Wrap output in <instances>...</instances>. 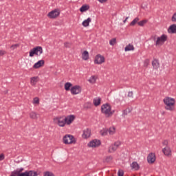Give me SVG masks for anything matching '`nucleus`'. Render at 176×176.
I'll return each instance as SVG.
<instances>
[{"label": "nucleus", "mask_w": 176, "mask_h": 176, "mask_svg": "<svg viewBox=\"0 0 176 176\" xmlns=\"http://www.w3.org/2000/svg\"><path fill=\"white\" fill-rule=\"evenodd\" d=\"M164 104L166 105L165 107V109L166 111H173L175 108L174 107V105H175V99L170 97H166L163 100Z\"/></svg>", "instance_id": "1"}, {"label": "nucleus", "mask_w": 176, "mask_h": 176, "mask_svg": "<svg viewBox=\"0 0 176 176\" xmlns=\"http://www.w3.org/2000/svg\"><path fill=\"white\" fill-rule=\"evenodd\" d=\"M112 107L108 103L104 104L101 107V111L102 113H104L106 118H109V116H112L113 113H115V110L111 111Z\"/></svg>", "instance_id": "2"}, {"label": "nucleus", "mask_w": 176, "mask_h": 176, "mask_svg": "<svg viewBox=\"0 0 176 176\" xmlns=\"http://www.w3.org/2000/svg\"><path fill=\"white\" fill-rule=\"evenodd\" d=\"M43 53V49L41 46H36L33 49L30 50L29 52L30 57H34V56H41Z\"/></svg>", "instance_id": "3"}, {"label": "nucleus", "mask_w": 176, "mask_h": 176, "mask_svg": "<svg viewBox=\"0 0 176 176\" xmlns=\"http://www.w3.org/2000/svg\"><path fill=\"white\" fill-rule=\"evenodd\" d=\"M63 142L68 145L69 144H75L76 141L75 140V138L72 135H66L63 138Z\"/></svg>", "instance_id": "4"}, {"label": "nucleus", "mask_w": 176, "mask_h": 176, "mask_svg": "<svg viewBox=\"0 0 176 176\" xmlns=\"http://www.w3.org/2000/svg\"><path fill=\"white\" fill-rule=\"evenodd\" d=\"M70 91L73 96H76V94H80V93H82V87H80L79 85H75L72 87Z\"/></svg>", "instance_id": "5"}, {"label": "nucleus", "mask_w": 176, "mask_h": 176, "mask_svg": "<svg viewBox=\"0 0 176 176\" xmlns=\"http://www.w3.org/2000/svg\"><path fill=\"white\" fill-rule=\"evenodd\" d=\"M55 122H57V124L60 127H64L67 123V119H65L64 117H58L55 119Z\"/></svg>", "instance_id": "6"}, {"label": "nucleus", "mask_w": 176, "mask_h": 176, "mask_svg": "<svg viewBox=\"0 0 176 176\" xmlns=\"http://www.w3.org/2000/svg\"><path fill=\"white\" fill-rule=\"evenodd\" d=\"M167 35L162 34L160 37L157 38V41H155V46H159L160 43H164L167 41Z\"/></svg>", "instance_id": "7"}, {"label": "nucleus", "mask_w": 176, "mask_h": 176, "mask_svg": "<svg viewBox=\"0 0 176 176\" xmlns=\"http://www.w3.org/2000/svg\"><path fill=\"white\" fill-rule=\"evenodd\" d=\"M101 145V141L97 139H95L88 143V146L89 148H96Z\"/></svg>", "instance_id": "8"}, {"label": "nucleus", "mask_w": 176, "mask_h": 176, "mask_svg": "<svg viewBox=\"0 0 176 176\" xmlns=\"http://www.w3.org/2000/svg\"><path fill=\"white\" fill-rule=\"evenodd\" d=\"M105 62V58L104 56H102L101 54H98L95 57L94 63L95 64H102V63Z\"/></svg>", "instance_id": "9"}, {"label": "nucleus", "mask_w": 176, "mask_h": 176, "mask_svg": "<svg viewBox=\"0 0 176 176\" xmlns=\"http://www.w3.org/2000/svg\"><path fill=\"white\" fill-rule=\"evenodd\" d=\"M147 162L149 164H153L154 162H156V155L153 153H151L147 156Z\"/></svg>", "instance_id": "10"}, {"label": "nucleus", "mask_w": 176, "mask_h": 176, "mask_svg": "<svg viewBox=\"0 0 176 176\" xmlns=\"http://www.w3.org/2000/svg\"><path fill=\"white\" fill-rule=\"evenodd\" d=\"M47 16L50 19H56V17H58V16H60V12L57 10H54L49 12Z\"/></svg>", "instance_id": "11"}, {"label": "nucleus", "mask_w": 176, "mask_h": 176, "mask_svg": "<svg viewBox=\"0 0 176 176\" xmlns=\"http://www.w3.org/2000/svg\"><path fill=\"white\" fill-rule=\"evenodd\" d=\"M151 64L153 69H159V68L160 67V63H159V59L153 58Z\"/></svg>", "instance_id": "12"}, {"label": "nucleus", "mask_w": 176, "mask_h": 176, "mask_svg": "<svg viewBox=\"0 0 176 176\" xmlns=\"http://www.w3.org/2000/svg\"><path fill=\"white\" fill-rule=\"evenodd\" d=\"M43 65H45V60H40L33 65V68L38 69V68H41V67H43Z\"/></svg>", "instance_id": "13"}, {"label": "nucleus", "mask_w": 176, "mask_h": 176, "mask_svg": "<svg viewBox=\"0 0 176 176\" xmlns=\"http://www.w3.org/2000/svg\"><path fill=\"white\" fill-rule=\"evenodd\" d=\"M91 134V131L89 128H87L83 131L82 137V138H89V137H90Z\"/></svg>", "instance_id": "14"}, {"label": "nucleus", "mask_w": 176, "mask_h": 176, "mask_svg": "<svg viewBox=\"0 0 176 176\" xmlns=\"http://www.w3.org/2000/svg\"><path fill=\"white\" fill-rule=\"evenodd\" d=\"M65 119H66L67 124H71V123L75 120V116L74 115L67 116Z\"/></svg>", "instance_id": "15"}, {"label": "nucleus", "mask_w": 176, "mask_h": 176, "mask_svg": "<svg viewBox=\"0 0 176 176\" xmlns=\"http://www.w3.org/2000/svg\"><path fill=\"white\" fill-rule=\"evenodd\" d=\"M162 152L166 156H170L171 155V149H170L169 146H165L162 149Z\"/></svg>", "instance_id": "16"}, {"label": "nucleus", "mask_w": 176, "mask_h": 176, "mask_svg": "<svg viewBox=\"0 0 176 176\" xmlns=\"http://www.w3.org/2000/svg\"><path fill=\"white\" fill-rule=\"evenodd\" d=\"M168 32H169V34H176V25H171L168 29Z\"/></svg>", "instance_id": "17"}, {"label": "nucleus", "mask_w": 176, "mask_h": 176, "mask_svg": "<svg viewBox=\"0 0 176 176\" xmlns=\"http://www.w3.org/2000/svg\"><path fill=\"white\" fill-rule=\"evenodd\" d=\"M131 167L133 170H135V171H138V170H140V164H138V163H137V162H133L131 164Z\"/></svg>", "instance_id": "18"}, {"label": "nucleus", "mask_w": 176, "mask_h": 176, "mask_svg": "<svg viewBox=\"0 0 176 176\" xmlns=\"http://www.w3.org/2000/svg\"><path fill=\"white\" fill-rule=\"evenodd\" d=\"M90 23H91V19L90 17H89L87 19L85 20L82 23V25L83 27H89Z\"/></svg>", "instance_id": "19"}, {"label": "nucleus", "mask_w": 176, "mask_h": 176, "mask_svg": "<svg viewBox=\"0 0 176 176\" xmlns=\"http://www.w3.org/2000/svg\"><path fill=\"white\" fill-rule=\"evenodd\" d=\"M90 9V7L87 5H82L81 8H80V12L83 13V12H86L87 10H89Z\"/></svg>", "instance_id": "20"}, {"label": "nucleus", "mask_w": 176, "mask_h": 176, "mask_svg": "<svg viewBox=\"0 0 176 176\" xmlns=\"http://www.w3.org/2000/svg\"><path fill=\"white\" fill-rule=\"evenodd\" d=\"M131 50H134V45L129 44L124 48L125 52H130Z\"/></svg>", "instance_id": "21"}, {"label": "nucleus", "mask_w": 176, "mask_h": 176, "mask_svg": "<svg viewBox=\"0 0 176 176\" xmlns=\"http://www.w3.org/2000/svg\"><path fill=\"white\" fill-rule=\"evenodd\" d=\"M71 87H72V83L66 82L65 84V90H66V91H69V90H71Z\"/></svg>", "instance_id": "22"}, {"label": "nucleus", "mask_w": 176, "mask_h": 176, "mask_svg": "<svg viewBox=\"0 0 176 176\" xmlns=\"http://www.w3.org/2000/svg\"><path fill=\"white\" fill-rule=\"evenodd\" d=\"M117 149L118 148L114 144H111L109 148V152L110 153H113V152H115Z\"/></svg>", "instance_id": "23"}, {"label": "nucleus", "mask_w": 176, "mask_h": 176, "mask_svg": "<svg viewBox=\"0 0 176 176\" xmlns=\"http://www.w3.org/2000/svg\"><path fill=\"white\" fill-rule=\"evenodd\" d=\"M82 60H89V52L84 51V52L82 54Z\"/></svg>", "instance_id": "24"}, {"label": "nucleus", "mask_w": 176, "mask_h": 176, "mask_svg": "<svg viewBox=\"0 0 176 176\" xmlns=\"http://www.w3.org/2000/svg\"><path fill=\"white\" fill-rule=\"evenodd\" d=\"M140 21V18L136 17L129 24L131 27H134L136 23H138Z\"/></svg>", "instance_id": "25"}, {"label": "nucleus", "mask_w": 176, "mask_h": 176, "mask_svg": "<svg viewBox=\"0 0 176 176\" xmlns=\"http://www.w3.org/2000/svg\"><path fill=\"white\" fill-rule=\"evenodd\" d=\"M38 79H39V78L38 76L32 77L30 78V82L33 85H36V82H38Z\"/></svg>", "instance_id": "26"}, {"label": "nucleus", "mask_w": 176, "mask_h": 176, "mask_svg": "<svg viewBox=\"0 0 176 176\" xmlns=\"http://www.w3.org/2000/svg\"><path fill=\"white\" fill-rule=\"evenodd\" d=\"M100 104H101V98L94 100V104L95 105V107H98V105H100Z\"/></svg>", "instance_id": "27"}, {"label": "nucleus", "mask_w": 176, "mask_h": 176, "mask_svg": "<svg viewBox=\"0 0 176 176\" xmlns=\"http://www.w3.org/2000/svg\"><path fill=\"white\" fill-rule=\"evenodd\" d=\"M148 23V20H142L139 22H138V25H140V27H144L145 24Z\"/></svg>", "instance_id": "28"}, {"label": "nucleus", "mask_w": 176, "mask_h": 176, "mask_svg": "<svg viewBox=\"0 0 176 176\" xmlns=\"http://www.w3.org/2000/svg\"><path fill=\"white\" fill-rule=\"evenodd\" d=\"M30 118L31 119H38V114H36L35 112H31L30 113Z\"/></svg>", "instance_id": "29"}, {"label": "nucleus", "mask_w": 176, "mask_h": 176, "mask_svg": "<svg viewBox=\"0 0 176 176\" xmlns=\"http://www.w3.org/2000/svg\"><path fill=\"white\" fill-rule=\"evenodd\" d=\"M28 174L29 176H38V172L35 170H29Z\"/></svg>", "instance_id": "30"}, {"label": "nucleus", "mask_w": 176, "mask_h": 176, "mask_svg": "<svg viewBox=\"0 0 176 176\" xmlns=\"http://www.w3.org/2000/svg\"><path fill=\"white\" fill-rule=\"evenodd\" d=\"M108 132L111 135L115 134V127H110L108 130Z\"/></svg>", "instance_id": "31"}, {"label": "nucleus", "mask_w": 176, "mask_h": 176, "mask_svg": "<svg viewBox=\"0 0 176 176\" xmlns=\"http://www.w3.org/2000/svg\"><path fill=\"white\" fill-rule=\"evenodd\" d=\"M21 173L20 172V168H16L14 171L12 172V174H14L15 175H19V174H21Z\"/></svg>", "instance_id": "32"}, {"label": "nucleus", "mask_w": 176, "mask_h": 176, "mask_svg": "<svg viewBox=\"0 0 176 176\" xmlns=\"http://www.w3.org/2000/svg\"><path fill=\"white\" fill-rule=\"evenodd\" d=\"M43 176H54V174L50 171H46L43 173Z\"/></svg>", "instance_id": "33"}, {"label": "nucleus", "mask_w": 176, "mask_h": 176, "mask_svg": "<svg viewBox=\"0 0 176 176\" xmlns=\"http://www.w3.org/2000/svg\"><path fill=\"white\" fill-rule=\"evenodd\" d=\"M115 43H116V38H113L109 41V45H111V46L115 45Z\"/></svg>", "instance_id": "34"}, {"label": "nucleus", "mask_w": 176, "mask_h": 176, "mask_svg": "<svg viewBox=\"0 0 176 176\" xmlns=\"http://www.w3.org/2000/svg\"><path fill=\"white\" fill-rule=\"evenodd\" d=\"M89 82L90 83H96V76H92L90 77V78L89 79Z\"/></svg>", "instance_id": "35"}, {"label": "nucleus", "mask_w": 176, "mask_h": 176, "mask_svg": "<svg viewBox=\"0 0 176 176\" xmlns=\"http://www.w3.org/2000/svg\"><path fill=\"white\" fill-rule=\"evenodd\" d=\"M123 113H122V115H124V116H126V115H128L129 113H130V109L129 108H128V109H125V110H123V111H122Z\"/></svg>", "instance_id": "36"}, {"label": "nucleus", "mask_w": 176, "mask_h": 176, "mask_svg": "<svg viewBox=\"0 0 176 176\" xmlns=\"http://www.w3.org/2000/svg\"><path fill=\"white\" fill-rule=\"evenodd\" d=\"M20 47V44H14L10 46V49L12 50H14L15 49H17V47Z\"/></svg>", "instance_id": "37"}, {"label": "nucleus", "mask_w": 176, "mask_h": 176, "mask_svg": "<svg viewBox=\"0 0 176 176\" xmlns=\"http://www.w3.org/2000/svg\"><path fill=\"white\" fill-rule=\"evenodd\" d=\"M33 103L39 104V98L36 97L33 99Z\"/></svg>", "instance_id": "38"}, {"label": "nucleus", "mask_w": 176, "mask_h": 176, "mask_svg": "<svg viewBox=\"0 0 176 176\" xmlns=\"http://www.w3.org/2000/svg\"><path fill=\"white\" fill-rule=\"evenodd\" d=\"M118 176L124 175V171H123V170H119L118 172Z\"/></svg>", "instance_id": "39"}, {"label": "nucleus", "mask_w": 176, "mask_h": 176, "mask_svg": "<svg viewBox=\"0 0 176 176\" xmlns=\"http://www.w3.org/2000/svg\"><path fill=\"white\" fill-rule=\"evenodd\" d=\"M173 23H175L176 22V12H175L172 16V19H171Z\"/></svg>", "instance_id": "40"}, {"label": "nucleus", "mask_w": 176, "mask_h": 176, "mask_svg": "<svg viewBox=\"0 0 176 176\" xmlns=\"http://www.w3.org/2000/svg\"><path fill=\"white\" fill-rule=\"evenodd\" d=\"M114 145H115V146H116V147L118 148H119V146H120V145H121V142H119V141L116 142L114 143Z\"/></svg>", "instance_id": "41"}, {"label": "nucleus", "mask_w": 176, "mask_h": 176, "mask_svg": "<svg viewBox=\"0 0 176 176\" xmlns=\"http://www.w3.org/2000/svg\"><path fill=\"white\" fill-rule=\"evenodd\" d=\"M5 160V155L3 153L0 154V162Z\"/></svg>", "instance_id": "42"}, {"label": "nucleus", "mask_w": 176, "mask_h": 176, "mask_svg": "<svg viewBox=\"0 0 176 176\" xmlns=\"http://www.w3.org/2000/svg\"><path fill=\"white\" fill-rule=\"evenodd\" d=\"M65 47H71V43L66 42L64 43Z\"/></svg>", "instance_id": "43"}, {"label": "nucleus", "mask_w": 176, "mask_h": 176, "mask_svg": "<svg viewBox=\"0 0 176 176\" xmlns=\"http://www.w3.org/2000/svg\"><path fill=\"white\" fill-rule=\"evenodd\" d=\"M100 134L101 135H107V134H108V132L107 131H101Z\"/></svg>", "instance_id": "44"}, {"label": "nucleus", "mask_w": 176, "mask_h": 176, "mask_svg": "<svg viewBox=\"0 0 176 176\" xmlns=\"http://www.w3.org/2000/svg\"><path fill=\"white\" fill-rule=\"evenodd\" d=\"M162 144H163V145H165L166 146H168V141H167V140H164V141L162 142Z\"/></svg>", "instance_id": "45"}, {"label": "nucleus", "mask_w": 176, "mask_h": 176, "mask_svg": "<svg viewBox=\"0 0 176 176\" xmlns=\"http://www.w3.org/2000/svg\"><path fill=\"white\" fill-rule=\"evenodd\" d=\"M6 54V52L3 50H0V56Z\"/></svg>", "instance_id": "46"}, {"label": "nucleus", "mask_w": 176, "mask_h": 176, "mask_svg": "<svg viewBox=\"0 0 176 176\" xmlns=\"http://www.w3.org/2000/svg\"><path fill=\"white\" fill-rule=\"evenodd\" d=\"M128 97H131V98H133V91H129V92L128 93Z\"/></svg>", "instance_id": "47"}, {"label": "nucleus", "mask_w": 176, "mask_h": 176, "mask_svg": "<svg viewBox=\"0 0 176 176\" xmlns=\"http://www.w3.org/2000/svg\"><path fill=\"white\" fill-rule=\"evenodd\" d=\"M100 3H104V2H107V0H98Z\"/></svg>", "instance_id": "48"}, {"label": "nucleus", "mask_w": 176, "mask_h": 176, "mask_svg": "<svg viewBox=\"0 0 176 176\" xmlns=\"http://www.w3.org/2000/svg\"><path fill=\"white\" fill-rule=\"evenodd\" d=\"M109 159L112 160V157H107L106 158L107 162H109Z\"/></svg>", "instance_id": "49"}, {"label": "nucleus", "mask_w": 176, "mask_h": 176, "mask_svg": "<svg viewBox=\"0 0 176 176\" xmlns=\"http://www.w3.org/2000/svg\"><path fill=\"white\" fill-rule=\"evenodd\" d=\"M19 171L22 173V171H24V168H19Z\"/></svg>", "instance_id": "50"}, {"label": "nucleus", "mask_w": 176, "mask_h": 176, "mask_svg": "<svg viewBox=\"0 0 176 176\" xmlns=\"http://www.w3.org/2000/svg\"><path fill=\"white\" fill-rule=\"evenodd\" d=\"M129 19V16H127L125 20H124L123 23H126V21H127V19Z\"/></svg>", "instance_id": "51"}, {"label": "nucleus", "mask_w": 176, "mask_h": 176, "mask_svg": "<svg viewBox=\"0 0 176 176\" xmlns=\"http://www.w3.org/2000/svg\"><path fill=\"white\" fill-rule=\"evenodd\" d=\"M164 113H166V112H164V111L162 112V115H164Z\"/></svg>", "instance_id": "52"}, {"label": "nucleus", "mask_w": 176, "mask_h": 176, "mask_svg": "<svg viewBox=\"0 0 176 176\" xmlns=\"http://www.w3.org/2000/svg\"><path fill=\"white\" fill-rule=\"evenodd\" d=\"M146 63L148 64V63H149V60H146Z\"/></svg>", "instance_id": "53"}, {"label": "nucleus", "mask_w": 176, "mask_h": 176, "mask_svg": "<svg viewBox=\"0 0 176 176\" xmlns=\"http://www.w3.org/2000/svg\"><path fill=\"white\" fill-rule=\"evenodd\" d=\"M155 40H156V38L154 37V41H155Z\"/></svg>", "instance_id": "54"}]
</instances>
